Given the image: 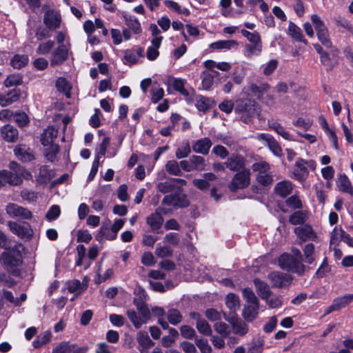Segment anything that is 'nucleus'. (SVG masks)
I'll return each mask as SVG.
<instances>
[{
    "instance_id": "24",
    "label": "nucleus",
    "mask_w": 353,
    "mask_h": 353,
    "mask_svg": "<svg viewBox=\"0 0 353 353\" xmlns=\"http://www.w3.org/2000/svg\"><path fill=\"white\" fill-rule=\"evenodd\" d=\"M1 134L7 142H14L17 139L18 130L12 125L8 124L1 128Z\"/></svg>"
},
{
    "instance_id": "38",
    "label": "nucleus",
    "mask_w": 353,
    "mask_h": 353,
    "mask_svg": "<svg viewBox=\"0 0 353 353\" xmlns=\"http://www.w3.org/2000/svg\"><path fill=\"white\" fill-rule=\"evenodd\" d=\"M353 300V294H348L344 296L339 297L333 301V305L335 310H339L340 309L347 306Z\"/></svg>"
},
{
    "instance_id": "25",
    "label": "nucleus",
    "mask_w": 353,
    "mask_h": 353,
    "mask_svg": "<svg viewBox=\"0 0 353 353\" xmlns=\"http://www.w3.org/2000/svg\"><path fill=\"white\" fill-rule=\"evenodd\" d=\"M14 152L15 156L23 161H30L34 158L33 154L30 151V148L26 145H17L14 148Z\"/></svg>"
},
{
    "instance_id": "33",
    "label": "nucleus",
    "mask_w": 353,
    "mask_h": 353,
    "mask_svg": "<svg viewBox=\"0 0 353 353\" xmlns=\"http://www.w3.org/2000/svg\"><path fill=\"white\" fill-rule=\"evenodd\" d=\"M28 57L26 54H15L10 60V65L15 69H21L28 63Z\"/></svg>"
},
{
    "instance_id": "5",
    "label": "nucleus",
    "mask_w": 353,
    "mask_h": 353,
    "mask_svg": "<svg viewBox=\"0 0 353 353\" xmlns=\"http://www.w3.org/2000/svg\"><path fill=\"white\" fill-rule=\"evenodd\" d=\"M250 183V172L243 168L234 174L229 184V189L232 192H236L238 189L248 187Z\"/></svg>"
},
{
    "instance_id": "9",
    "label": "nucleus",
    "mask_w": 353,
    "mask_h": 353,
    "mask_svg": "<svg viewBox=\"0 0 353 353\" xmlns=\"http://www.w3.org/2000/svg\"><path fill=\"white\" fill-rule=\"evenodd\" d=\"M6 212L12 218L30 219L32 216V212L29 210L14 203H10L6 205Z\"/></svg>"
},
{
    "instance_id": "23",
    "label": "nucleus",
    "mask_w": 353,
    "mask_h": 353,
    "mask_svg": "<svg viewBox=\"0 0 353 353\" xmlns=\"http://www.w3.org/2000/svg\"><path fill=\"white\" fill-rule=\"evenodd\" d=\"M254 284L257 294L262 299L264 300L272 295V292L271 291L270 286L265 281H263L259 279H255L254 280Z\"/></svg>"
},
{
    "instance_id": "59",
    "label": "nucleus",
    "mask_w": 353,
    "mask_h": 353,
    "mask_svg": "<svg viewBox=\"0 0 353 353\" xmlns=\"http://www.w3.org/2000/svg\"><path fill=\"white\" fill-rule=\"evenodd\" d=\"M261 45H247L245 49V56L250 58L252 55H259L261 51Z\"/></svg>"
},
{
    "instance_id": "41",
    "label": "nucleus",
    "mask_w": 353,
    "mask_h": 353,
    "mask_svg": "<svg viewBox=\"0 0 353 353\" xmlns=\"http://www.w3.org/2000/svg\"><path fill=\"white\" fill-rule=\"evenodd\" d=\"M46 147L45 156L49 161L54 162L56 160L57 154L59 152V147L57 144L48 145Z\"/></svg>"
},
{
    "instance_id": "27",
    "label": "nucleus",
    "mask_w": 353,
    "mask_h": 353,
    "mask_svg": "<svg viewBox=\"0 0 353 353\" xmlns=\"http://www.w3.org/2000/svg\"><path fill=\"white\" fill-rule=\"evenodd\" d=\"M146 223L150 225L151 230L154 231L161 228L163 219L159 212H156L147 217Z\"/></svg>"
},
{
    "instance_id": "14",
    "label": "nucleus",
    "mask_w": 353,
    "mask_h": 353,
    "mask_svg": "<svg viewBox=\"0 0 353 353\" xmlns=\"http://www.w3.org/2000/svg\"><path fill=\"white\" fill-rule=\"evenodd\" d=\"M43 23L48 29L56 30L61 25L60 15L54 10H48L44 14Z\"/></svg>"
},
{
    "instance_id": "62",
    "label": "nucleus",
    "mask_w": 353,
    "mask_h": 353,
    "mask_svg": "<svg viewBox=\"0 0 353 353\" xmlns=\"http://www.w3.org/2000/svg\"><path fill=\"white\" fill-rule=\"evenodd\" d=\"M6 96V106L16 102L19 100L20 97V91L17 89H13L9 91Z\"/></svg>"
},
{
    "instance_id": "63",
    "label": "nucleus",
    "mask_w": 353,
    "mask_h": 353,
    "mask_svg": "<svg viewBox=\"0 0 353 353\" xmlns=\"http://www.w3.org/2000/svg\"><path fill=\"white\" fill-rule=\"evenodd\" d=\"M235 107V103L232 100L225 99L219 105V108L227 114L232 112Z\"/></svg>"
},
{
    "instance_id": "29",
    "label": "nucleus",
    "mask_w": 353,
    "mask_h": 353,
    "mask_svg": "<svg viewBox=\"0 0 353 353\" xmlns=\"http://www.w3.org/2000/svg\"><path fill=\"white\" fill-rule=\"evenodd\" d=\"M237 46L238 43L235 40H219L210 44V48L215 50H230Z\"/></svg>"
},
{
    "instance_id": "48",
    "label": "nucleus",
    "mask_w": 353,
    "mask_h": 353,
    "mask_svg": "<svg viewBox=\"0 0 353 353\" xmlns=\"http://www.w3.org/2000/svg\"><path fill=\"white\" fill-rule=\"evenodd\" d=\"M87 288L86 285L81 283L79 280H73L68 283V290L71 293L83 292Z\"/></svg>"
},
{
    "instance_id": "43",
    "label": "nucleus",
    "mask_w": 353,
    "mask_h": 353,
    "mask_svg": "<svg viewBox=\"0 0 353 353\" xmlns=\"http://www.w3.org/2000/svg\"><path fill=\"white\" fill-rule=\"evenodd\" d=\"M51 333L48 331L39 334L33 341V346L35 348H39L40 347L48 343L51 339Z\"/></svg>"
},
{
    "instance_id": "45",
    "label": "nucleus",
    "mask_w": 353,
    "mask_h": 353,
    "mask_svg": "<svg viewBox=\"0 0 353 353\" xmlns=\"http://www.w3.org/2000/svg\"><path fill=\"white\" fill-rule=\"evenodd\" d=\"M225 304L230 310L236 311L239 308V299L236 294L230 293L226 296Z\"/></svg>"
},
{
    "instance_id": "56",
    "label": "nucleus",
    "mask_w": 353,
    "mask_h": 353,
    "mask_svg": "<svg viewBox=\"0 0 353 353\" xmlns=\"http://www.w3.org/2000/svg\"><path fill=\"white\" fill-rule=\"evenodd\" d=\"M214 328L223 338L228 337L230 334V330L228 325L223 322L216 323L214 325Z\"/></svg>"
},
{
    "instance_id": "30",
    "label": "nucleus",
    "mask_w": 353,
    "mask_h": 353,
    "mask_svg": "<svg viewBox=\"0 0 353 353\" xmlns=\"http://www.w3.org/2000/svg\"><path fill=\"white\" fill-rule=\"evenodd\" d=\"M288 33L294 40L307 43L306 40L303 37L301 28L292 21L289 23Z\"/></svg>"
},
{
    "instance_id": "60",
    "label": "nucleus",
    "mask_w": 353,
    "mask_h": 353,
    "mask_svg": "<svg viewBox=\"0 0 353 353\" xmlns=\"http://www.w3.org/2000/svg\"><path fill=\"white\" fill-rule=\"evenodd\" d=\"M56 87L59 91L66 93L68 97H69L70 94L68 92L70 89V86L65 78H59L56 82Z\"/></svg>"
},
{
    "instance_id": "11",
    "label": "nucleus",
    "mask_w": 353,
    "mask_h": 353,
    "mask_svg": "<svg viewBox=\"0 0 353 353\" xmlns=\"http://www.w3.org/2000/svg\"><path fill=\"white\" fill-rule=\"evenodd\" d=\"M294 232L296 234L297 237L301 240V242L299 243L300 244L307 241H318V236L316 233L310 225L306 224L296 227L294 228Z\"/></svg>"
},
{
    "instance_id": "18",
    "label": "nucleus",
    "mask_w": 353,
    "mask_h": 353,
    "mask_svg": "<svg viewBox=\"0 0 353 353\" xmlns=\"http://www.w3.org/2000/svg\"><path fill=\"white\" fill-rule=\"evenodd\" d=\"M202 179H194L192 181L193 185L201 190H208L210 186V182L216 179V176L212 172L204 173Z\"/></svg>"
},
{
    "instance_id": "3",
    "label": "nucleus",
    "mask_w": 353,
    "mask_h": 353,
    "mask_svg": "<svg viewBox=\"0 0 353 353\" xmlns=\"http://www.w3.org/2000/svg\"><path fill=\"white\" fill-rule=\"evenodd\" d=\"M278 262L279 267L288 272L303 275L306 270V266L303 263V260H299L288 253L281 254Z\"/></svg>"
},
{
    "instance_id": "58",
    "label": "nucleus",
    "mask_w": 353,
    "mask_h": 353,
    "mask_svg": "<svg viewBox=\"0 0 353 353\" xmlns=\"http://www.w3.org/2000/svg\"><path fill=\"white\" fill-rule=\"evenodd\" d=\"M172 250L168 245L159 246L155 250V254L160 258L170 257L172 255Z\"/></svg>"
},
{
    "instance_id": "51",
    "label": "nucleus",
    "mask_w": 353,
    "mask_h": 353,
    "mask_svg": "<svg viewBox=\"0 0 353 353\" xmlns=\"http://www.w3.org/2000/svg\"><path fill=\"white\" fill-rule=\"evenodd\" d=\"M196 327L198 331L204 335L209 336L212 333V329L205 319H198Z\"/></svg>"
},
{
    "instance_id": "37",
    "label": "nucleus",
    "mask_w": 353,
    "mask_h": 353,
    "mask_svg": "<svg viewBox=\"0 0 353 353\" xmlns=\"http://www.w3.org/2000/svg\"><path fill=\"white\" fill-rule=\"evenodd\" d=\"M54 46V41L52 40L41 42L38 45L36 52L39 55H46L51 52Z\"/></svg>"
},
{
    "instance_id": "28",
    "label": "nucleus",
    "mask_w": 353,
    "mask_h": 353,
    "mask_svg": "<svg viewBox=\"0 0 353 353\" xmlns=\"http://www.w3.org/2000/svg\"><path fill=\"white\" fill-rule=\"evenodd\" d=\"M270 85L267 83H263L260 85L256 83H250L248 86V90L256 97L258 99H261L262 96L270 89Z\"/></svg>"
},
{
    "instance_id": "61",
    "label": "nucleus",
    "mask_w": 353,
    "mask_h": 353,
    "mask_svg": "<svg viewBox=\"0 0 353 353\" xmlns=\"http://www.w3.org/2000/svg\"><path fill=\"white\" fill-rule=\"evenodd\" d=\"M196 345L200 350L201 353H212V347L207 340L203 339H196L195 340Z\"/></svg>"
},
{
    "instance_id": "50",
    "label": "nucleus",
    "mask_w": 353,
    "mask_h": 353,
    "mask_svg": "<svg viewBox=\"0 0 353 353\" xmlns=\"http://www.w3.org/2000/svg\"><path fill=\"white\" fill-rule=\"evenodd\" d=\"M168 320L172 325H177L182 321L180 312L176 309H170L168 312Z\"/></svg>"
},
{
    "instance_id": "21",
    "label": "nucleus",
    "mask_w": 353,
    "mask_h": 353,
    "mask_svg": "<svg viewBox=\"0 0 353 353\" xmlns=\"http://www.w3.org/2000/svg\"><path fill=\"white\" fill-rule=\"evenodd\" d=\"M226 168L232 171L243 169L244 166V158L240 154H232L225 163Z\"/></svg>"
},
{
    "instance_id": "54",
    "label": "nucleus",
    "mask_w": 353,
    "mask_h": 353,
    "mask_svg": "<svg viewBox=\"0 0 353 353\" xmlns=\"http://www.w3.org/2000/svg\"><path fill=\"white\" fill-rule=\"evenodd\" d=\"M127 316L137 328H139L143 324L146 323V321H144L138 316L136 312L134 310H128Z\"/></svg>"
},
{
    "instance_id": "35",
    "label": "nucleus",
    "mask_w": 353,
    "mask_h": 353,
    "mask_svg": "<svg viewBox=\"0 0 353 353\" xmlns=\"http://www.w3.org/2000/svg\"><path fill=\"white\" fill-rule=\"evenodd\" d=\"M214 76L210 71H203L201 74V86L205 90H209L214 83Z\"/></svg>"
},
{
    "instance_id": "40",
    "label": "nucleus",
    "mask_w": 353,
    "mask_h": 353,
    "mask_svg": "<svg viewBox=\"0 0 353 353\" xmlns=\"http://www.w3.org/2000/svg\"><path fill=\"white\" fill-rule=\"evenodd\" d=\"M211 100L209 98L197 96L196 99V107L199 111L206 112L211 106Z\"/></svg>"
},
{
    "instance_id": "22",
    "label": "nucleus",
    "mask_w": 353,
    "mask_h": 353,
    "mask_svg": "<svg viewBox=\"0 0 353 353\" xmlns=\"http://www.w3.org/2000/svg\"><path fill=\"white\" fill-rule=\"evenodd\" d=\"M293 185L290 181H283L276 183L274 187V192L276 195L285 198L292 191Z\"/></svg>"
},
{
    "instance_id": "42",
    "label": "nucleus",
    "mask_w": 353,
    "mask_h": 353,
    "mask_svg": "<svg viewBox=\"0 0 353 353\" xmlns=\"http://www.w3.org/2000/svg\"><path fill=\"white\" fill-rule=\"evenodd\" d=\"M307 219L306 213L303 211H296L289 218V221L292 225L303 224Z\"/></svg>"
},
{
    "instance_id": "6",
    "label": "nucleus",
    "mask_w": 353,
    "mask_h": 353,
    "mask_svg": "<svg viewBox=\"0 0 353 353\" xmlns=\"http://www.w3.org/2000/svg\"><path fill=\"white\" fill-rule=\"evenodd\" d=\"M268 278L271 281L272 287L278 288H288L293 281V276L290 274L278 271L270 272Z\"/></svg>"
},
{
    "instance_id": "16",
    "label": "nucleus",
    "mask_w": 353,
    "mask_h": 353,
    "mask_svg": "<svg viewBox=\"0 0 353 353\" xmlns=\"http://www.w3.org/2000/svg\"><path fill=\"white\" fill-rule=\"evenodd\" d=\"M225 319L231 324L234 334L243 336L248 332V327L247 324L236 318L235 314H232L229 318L225 317Z\"/></svg>"
},
{
    "instance_id": "10",
    "label": "nucleus",
    "mask_w": 353,
    "mask_h": 353,
    "mask_svg": "<svg viewBox=\"0 0 353 353\" xmlns=\"http://www.w3.org/2000/svg\"><path fill=\"white\" fill-rule=\"evenodd\" d=\"M8 227L12 233L21 239H30L32 236V230L28 223L9 221Z\"/></svg>"
},
{
    "instance_id": "46",
    "label": "nucleus",
    "mask_w": 353,
    "mask_h": 353,
    "mask_svg": "<svg viewBox=\"0 0 353 353\" xmlns=\"http://www.w3.org/2000/svg\"><path fill=\"white\" fill-rule=\"evenodd\" d=\"M137 341L143 348L148 349L153 345L152 341L150 339L146 332H140L137 336Z\"/></svg>"
},
{
    "instance_id": "26",
    "label": "nucleus",
    "mask_w": 353,
    "mask_h": 353,
    "mask_svg": "<svg viewBox=\"0 0 353 353\" xmlns=\"http://www.w3.org/2000/svg\"><path fill=\"white\" fill-rule=\"evenodd\" d=\"M336 185L340 191L349 193L353 196V187L345 174H340L339 176Z\"/></svg>"
},
{
    "instance_id": "15",
    "label": "nucleus",
    "mask_w": 353,
    "mask_h": 353,
    "mask_svg": "<svg viewBox=\"0 0 353 353\" xmlns=\"http://www.w3.org/2000/svg\"><path fill=\"white\" fill-rule=\"evenodd\" d=\"M309 174L307 168L305 166V160L299 159L295 163V168L292 172V178L303 182L306 180Z\"/></svg>"
},
{
    "instance_id": "7",
    "label": "nucleus",
    "mask_w": 353,
    "mask_h": 353,
    "mask_svg": "<svg viewBox=\"0 0 353 353\" xmlns=\"http://www.w3.org/2000/svg\"><path fill=\"white\" fill-rule=\"evenodd\" d=\"M124 19L127 28L123 29L122 33L124 39L128 41L131 39V32L133 34H139L142 32V28L140 22L135 17L125 15Z\"/></svg>"
},
{
    "instance_id": "32",
    "label": "nucleus",
    "mask_w": 353,
    "mask_h": 353,
    "mask_svg": "<svg viewBox=\"0 0 353 353\" xmlns=\"http://www.w3.org/2000/svg\"><path fill=\"white\" fill-rule=\"evenodd\" d=\"M268 126L270 128L274 130L276 132L281 135L284 139L288 141L293 140L290 134L287 132L280 123L272 121L268 122Z\"/></svg>"
},
{
    "instance_id": "36",
    "label": "nucleus",
    "mask_w": 353,
    "mask_h": 353,
    "mask_svg": "<svg viewBox=\"0 0 353 353\" xmlns=\"http://www.w3.org/2000/svg\"><path fill=\"white\" fill-rule=\"evenodd\" d=\"M303 252L304 261L309 264L312 263L315 260L314 245L312 243L306 244L303 249Z\"/></svg>"
},
{
    "instance_id": "2",
    "label": "nucleus",
    "mask_w": 353,
    "mask_h": 353,
    "mask_svg": "<svg viewBox=\"0 0 353 353\" xmlns=\"http://www.w3.org/2000/svg\"><path fill=\"white\" fill-rule=\"evenodd\" d=\"M12 164L11 168L12 170H3L0 171V188L4 186L6 183L10 185H19L22 183L23 179H27L31 176L30 173L23 167L15 163Z\"/></svg>"
},
{
    "instance_id": "31",
    "label": "nucleus",
    "mask_w": 353,
    "mask_h": 353,
    "mask_svg": "<svg viewBox=\"0 0 353 353\" xmlns=\"http://www.w3.org/2000/svg\"><path fill=\"white\" fill-rule=\"evenodd\" d=\"M190 165L192 171H203L205 170L206 163L203 157L198 155H192L190 157Z\"/></svg>"
},
{
    "instance_id": "20",
    "label": "nucleus",
    "mask_w": 353,
    "mask_h": 353,
    "mask_svg": "<svg viewBox=\"0 0 353 353\" xmlns=\"http://www.w3.org/2000/svg\"><path fill=\"white\" fill-rule=\"evenodd\" d=\"M58 129L54 126L48 127L41 136V142L43 146L54 144V140L57 137Z\"/></svg>"
},
{
    "instance_id": "13",
    "label": "nucleus",
    "mask_w": 353,
    "mask_h": 353,
    "mask_svg": "<svg viewBox=\"0 0 353 353\" xmlns=\"http://www.w3.org/2000/svg\"><path fill=\"white\" fill-rule=\"evenodd\" d=\"M162 203L178 208H184L189 205V201L186 195L182 193L167 195L163 198Z\"/></svg>"
},
{
    "instance_id": "49",
    "label": "nucleus",
    "mask_w": 353,
    "mask_h": 353,
    "mask_svg": "<svg viewBox=\"0 0 353 353\" xmlns=\"http://www.w3.org/2000/svg\"><path fill=\"white\" fill-rule=\"evenodd\" d=\"M72 348H74V344L63 341L56 345L52 353H71Z\"/></svg>"
},
{
    "instance_id": "44",
    "label": "nucleus",
    "mask_w": 353,
    "mask_h": 353,
    "mask_svg": "<svg viewBox=\"0 0 353 353\" xmlns=\"http://www.w3.org/2000/svg\"><path fill=\"white\" fill-rule=\"evenodd\" d=\"M164 4L170 10L177 12L178 14H184L188 15L190 11L188 8H182L181 6L176 2L172 0H165Z\"/></svg>"
},
{
    "instance_id": "53",
    "label": "nucleus",
    "mask_w": 353,
    "mask_h": 353,
    "mask_svg": "<svg viewBox=\"0 0 353 353\" xmlns=\"http://www.w3.org/2000/svg\"><path fill=\"white\" fill-rule=\"evenodd\" d=\"M316 34L319 40L323 46L328 48L332 47V42L329 38L328 30L327 28L320 30V31L316 32Z\"/></svg>"
},
{
    "instance_id": "17",
    "label": "nucleus",
    "mask_w": 353,
    "mask_h": 353,
    "mask_svg": "<svg viewBox=\"0 0 353 353\" xmlns=\"http://www.w3.org/2000/svg\"><path fill=\"white\" fill-rule=\"evenodd\" d=\"M259 301L246 303L243 310V316L244 319L248 322H252L256 318L259 314Z\"/></svg>"
},
{
    "instance_id": "55",
    "label": "nucleus",
    "mask_w": 353,
    "mask_h": 353,
    "mask_svg": "<svg viewBox=\"0 0 353 353\" xmlns=\"http://www.w3.org/2000/svg\"><path fill=\"white\" fill-rule=\"evenodd\" d=\"M175 187L176 185L172 182V179L170 181L161 182L157 184L158 190L163 194L172 192Z\"/></svg>"
},
{
    "instance_id": "1",
    "label": "nucleus",
    "mask_w": 353,
    "mask_h": 353,
    "mask_svg": "<svg viewBox=\"0 0 353 353\" xmlns=\"http://www.w3.org/2000/svg\"><path fill=\"white\" fill-rule=\"evenodd\" d=\"M23 245L21 243L15 244L6 248L0 256V262L4 268L13 274H17L16 268L22 263L21 250Z\"/></svg>"
},
{
    "instance_id": "64",
    "label": "nucleus",
    "mask_w": 353,
    "mask_h": 353,
    "mask_svg": "<svg viewBox=\"0 0 353 353\" xmlns=\"http://www.w3.org/2000/svg\"><path fill=\"white\" fill-rule=\"evenodd\" d=\"M286 204L288 207H290V208H292L294 209H301V208H302V206H303L301 201L296 195H292V196H290L286 200Z\"/></svg>"
},
{
    "instance_id": "57",
    "label": "nucleus",
    "mask_w": 353,
    "mask_h": 353,
    "mask_svg": "<svg viewBox=\"0 0 353 353\" xmlns=\"http://www.w3.org/2000/svg\"><path fill=\"white\" fill-rule=\"evenodd\" d=\"M270 308H277L282 305L281 297L272 294L267 299H264Z\"/></svg>"
},
{
    "instance_id": "34",
    "label": "nucleus",
    "mask_w": 353,
    "mask_h": 353,
    "mask_svg": "<svg viewBox=\"0 0 353 353\" xmlns=\"http://www.w3.org/2000/svg\"><path fill=\"white\" fill-rule=\"evenodd\" d=\"M191 152V146L188 140L183 141L177 148L175 156L177 159H181L189 156Z\"/></svg>"
},
{
    "instance_id": "47",
    "label": "nucleus",
    "mask_w": 353,
    "mask_h": 353,
    "mask_svg": "<svg viewBox=\"0 0 353 353\" xmlns=\"http://www.w3.org/2000/svg\"><path fill=\"white\" fill-rule=\"evenodd\" d=\"M7 88L17 86L22 83V77L19 74L9 75L3 82Z\"/></svg>"
},
{
    "instance_id": "19",
    "label": "nucleus",
    "mask_w": 353,
    "mask_h": 353,
    "mask_svg": "<svg viewBox=\"0 0 353 353\" xmlns=\"http://www.w3.org/2000/svg\"><path fill=\"white\" fill-rule=\"evenodd\" d=\"M211 146V140L209 138H203L194 141L192 148L194 152L205 155L208 154Z\"/></svg>"
},
{
    "instance_id": "4",
    "label": "nucleus",
    "mask_w": 353,
    "mask_h": 353,
    "mask_svg": "<svg viewBox=\"0 0 353 353\" xmlns=\"http://www.w3.org/2000/svg\"><path fill=\"white\" fill-rule=\"evenodd\" d=\"M234 111L241 115V119L248 123L257 112L254 101L248 99H239L235 101Z\"/></svg>"
},
{
    "instance_id": "12",
    "label": "nucleus",
    "mask_w": 353,
    "mask_h": 353,
    "mask_svg": "<svg viewBox=\"0 0 353 353\" xmlns=\"http://www.w3.org/2000/svg\"><path fill=\"white\" fill-rule=\"evenodd\" d=\"M256 139L263 141L265 145L268 147L270 151L277 157L282 155V149L277 141L270 134L261 133L256 135Z\"/></svg>"
},
{
    "instance_id": "8",
    "label": "nucleus",
    "mask_w": 353,
    "mask_h": 353,
    "mask_svg": "<svg viewBox=\"0 0 353 353\" xmlns=\"http://www.w3.org/2000/svg\"><path fill=\"white\" fill-rule=\"evenodd\" d=\"M70 45L58 46L51 53L50 61L52 66L63 64L68 58Z\"/></svg>"
},
{
    "instance_id": "52",
    "label": "nucleus",
    "mask_w": 353,
    "mask_h": 353,
    "mask_svg": "<svg viewBox=\"0 0 353 353\" xmlns=\"http://www.w3.org/2000/svg\"><path fill=\"white\" fill-rule=\"evenodd\" d=\"M263 350V341L257 339L254 340L249 345L247 353H262Z\"/></svg>"
},
{
    "instance_id": "39",
    "label": "nucleus",
    "mask_w": 353,
    "mask_h": 353,
    "mask_svg": "<svg viewBox=\"0 0 353 353\" xmlns=\"http://www.w3.org/2000/svg\"><path fill=\"white\" fill-rule=\"evenodd\" d=\"M165 170L170 174L174 176H181L182 171L179 167V163L175 160L168 161L165 164Z\"/></svg>"
}]
</instances>
